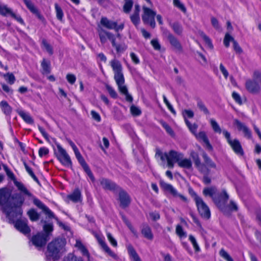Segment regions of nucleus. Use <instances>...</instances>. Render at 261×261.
Instances as JSON below:
<instances>
[{
    "instance_id": "obj_1",
    "label": "nucleus",
    "mask_w": 261,
    "mask_h": 261,
    "mask_svg": "<svg viewBox=\"0 0 261 261\" xmlns=\"http://www.w3.org/2000/svg\"><path fill=\"white\" fill-rule=\"evenodd\" d=\"M24 200V197L20 193H15L11 195V192L7 188L0 189L1 210L6 215L9 223H15V228L26 234L31 231L27 224V220L20 219L15 222V219L20 217L22 214L21 206Z\"/></svg>"
},
{
    "instance_id": "obj_2",
    "label": "nucleus",
    "mask_w": 261,
    "mask_h": 261,
    "mask_svg": "<svg viewBox=\"0 0 261 261\" xmlns=\"http://www.w3.org/2000/svg\"><path fill=\"white\" fill-rule=\"evenodd\" d=\"M110 64L114 71V79L118 86L119 92L125 97L127 101L132 102L133 98L129 94L128 89L124 84L125 79L122 72V66L119 61L113 59L110 62Z\"/></svg>"
},
{
    "instance_id": "obj_3",
    "label": "nucleus",
    "mask_w": 261,
    "mask_h": 261,
    "mask_svg": "<svg viewBox=\"0 0 261 261\" xmlns=\"http://www.w3.org/2000/svg\"><path fill=\"white\" fill-rule=\"evenodd\" d=\"M14 185L23 194L28 196L33 199V203L39 208L42 210L43 213L50 219H55L58 220L54 213L46 206L41 200L35 197L31 192H30L24 185L21 182L14 181Z\"/></svg>"
},
{
    "instance_id": "obj_4",
    "label": "nucleus",
    "mask_w": 261,
    "mask_h": 261,
    "mask_svg": "<svg viewBox=\"0 0 261 261\" xmlns=\"http://www.w3.org/2000/svg\"><path fill=\"white\" fill-rule=\"evenodd\" d=\"M65 239L57 238L51 241L47 245L46 251V258L48 260L52 258L54 260H58L61 256V253L63 251L65 245Z\"/></svg>"
},
{
    "instance_id": "obj_5",
    "label": "nucleus",
    "mask_w": 261,
    "mask_h": 261,
    "mask_svg": "<svg viewBox=\"0 0 261 261\" xmlns=\"http://www.w3.org/2000/svg\"><path fill=\"white\" fill-rule=\"evenodd\" d=\"M216 190L214 188H205L203 193L205 196L211 197L216 205L223 213L226 211V204L229 198V195L225 190H223L222 193L218 196H215Z\"/></svg>"
},
{
    "instance_id": "obj_6",
    "label": "nucleus",
    "mask_w": 261,
    "mask_h": 261,
    "mask_svg": "<svg viewBox=\"0 0 261 261\" xmlns=\"http://www.w3.org/2000/svg\"><path fill=\"white\" fill-rule=\"evenodd\" d=\"M155 156L160 157L161 161L164 162L166 161L167 166L170 168H173L174 163H178L179 160L184 158V154L174 150L165 152L158 150L156 152Z\"/></svg>"
},
{
    "instance_id": "obj_7",
    "label": "nucleus",
    "mask_w": 261,
    "mask_h": 261,
    "mask_svg": "<svg viewBox=\"0 0 261 261\" xmlns=\"http://www.w3.org/2000/svg\"><path fill=\"white\" fill-rule=\"evenodd\" d=\"M247 91L251 94H257L261 91V73L258 71L254 72L253 79H248L245 83Z\"/></svg>"
},
{
    "instance_id": "obj_8",
    "label": "nucleus",
    "mask_w": 261,
    "mask_h": 261,
    "mask_svg": "<svg viewBox=\"0 0 261 261\" xmlns=\"http://www.w3.org/2000/svg\"><path fill=\"white\" fill-rule=\"evenodd\" d=\"M222 133L233 152L239 156H244V151L239 140L237 139H231L230 134L226 130H223Z\"/></svg>"
},
{
    "instance_id": "obj_9",
    "label": "nucleus",
    "mask_w": 261,
    "mask_h": 261,
    "mask_svg": "<svg viewBox=\"0 0 261 261\" xmlns=\"http://www.w3.org/2000/svg\"><path fill=\"white\" fill-rule=\"evenodd\" d=\"M194 198L200 216L204 219H208L211 217V211L208 206L202 199L195 193L194 194Z\"/></svg>"
},
{
    "instance_id": "obj_10",
    "label": "nucleus",
    "mask_w": 261,
    "mask_h": 261,
    "mask_svg": "<svg viewBox=\"0 0 261 261\" xmlns=\"http://www.w3.org/2000/svg\"><path fill=\"white\" fill-rule=\"evenodd\" d=\"M58 152H55V154L60 162L65 166H70L72 165V162L68 154L67 153L61 145L58 143L56 144Z\"/></svg>"
},
{
    "instance_id": "obj_11",
    "label": "nucleus",
    "mask_w": 261,
    "mask_h": 261,
    "mask_svg": "<svg viewBox=\"0 0 261 261\" xmlns=\"http://www.w3.org/2000/svg\"><path fill=\"white\" fill-rule=\"evenodd\" d=\"M143 14L142 16V20L145 24H149L154 28L155 27V16L156 12L145 6L143 7Z\"/></svg>"
},
{
    "instance_id": "obj_12",
    "label": "nucleus",
    "mask_w": 261,
    "mask_h": 261,
    "mask_svg": "<svg viewBox=\"0 0 261 261\" xmlns=\"http://www.w3.org/2000/svg\"><path fill=\"white\" fill-rule=\"evenodd\" d=\"M100 24L108 29L115 30L116 32L122 31L124 28V23L118 24L116 21L110 20L106 17L101 18Z\"/></svg>"
},
{
    "instance_id": "obj_13",
    "label": "nucleus",
    "mask_w": 261,
    "mask_h": 261,
    "mask_svg": "<svg viewBox=\"0 0 261 261\" xmlns=\"http://www.w3.org/2000/svg\"><path fill=\"white\" fill-rule=\"evenodd\" d=\"M163 35L167 38L171 45L177 51L181 52L182 47L178 39L169 31L165 30L163 32Z\"/></svg>"
},
{
    "instance_id": "obj_14",
    "label": "nucleus",
    "mask_w": 261,
    "mask_h": 261,
    "mask_svg": "<svg viewBox=\"0 0 261 261\" xmlns=\"http://www.w3.org/2000/svg\"><path fill=\"white\" fill-rule=\"evenodd\" d=\"M98 35L101 44H104L109 40L112 44L116 41V36L112 33L101 29L98 31Z\"/></svg>"
},
{
    "instance_id": "obj_15",
    "label": "nucleus",
    "mask_w": 261,
    "mask_h": 261,
    "mask_svg": "<svg viewBox=\"0 0 261 261\" xmlns=\"http://www.w3.org/2000/svg\"><path fill=\"white\" fill-rule=\"evenodd\" d=\"M48 235L44 233H39L32 238V242L33 245L36 247H42L44 246L47 240Z\"/></svg>"
},
{
    "instance_id": "obj_16",
    "label": "nucleus",
    "mask_w": 261,
    "mask_h": 261,
    "mask_svg": "<svg viewBox=\"0 0 261 261\" xmlns=\"http://www.w3.org/2000/svg\"><path fill=\"white\" fill-rule=\"evenodd\" d=\"M190 156L192 158L196 167L199 172H206L207 170L206 169V166L201 163L198 153L194 151L190 153Z\"/></svg>"
},
{
    "instance_id": "obj_17",
    "label": "nucleus",
    "mask_w": 261,
    "mask_h": 261,
    "mask_svg": "<svg viewBox=\"0 0 261 261\" xmlns=\"http://www.w3.org/2000/svg\"><path fill=\"white\" fill-rule=\"evenodd\" d=\"M119 200L120 205L122 208L127 207L130 203V198L128 194L124 190L120 189L119 192Z\"/></svg>"
},
{
    "instance_id": "obj_18",
    "label": "nucleus",
    "mask_w": 261,
    "mask_h": 261,
    "mask_svg": "<svg viewBox=\"0 0 261 261\" xmlns=\"http://www.w3.org/2000/svg\"><path fill=\"white\" fill-rule=\"evenodd\" d=\"M28 9L40 20H44V17L41 14L38 9L30 0H23Z\"/></svg>"
},
{
    "instance_id": "obj_19",
    "label": "nucleus",
    "mask_w": 261,
    "mask_h": 261,
    "mask_svg": "<svg viewBox=\"0 0 261 261\" xmlns=\"http://www.w3.org/2000/svg\"><path fill=\"white\" fill-rule=\"evenodd\" d=\"M197 139L202 141L205 144L206 149L209 151H212L213 149V146L210 144L209 140L206 136L204 132H200L198 134L195 135Z\"/></svg>"
},
{
    "instance_id": "obj_20",
    "label": "nucleus",
    "mask_w": 261,
    "mask_h": 261,
    "mask_svg": "<svg viewBox=\"0 0 261 261\" xmlns=\"http://www.w3.org/2000/svg\"><path fill=\"white\" fill-rule=\"evenodd\" d=\"M67 198L74 203L81 202L82 201V196L81 191L75 189L73 192L67 195Z\"/></svg>"
},
{
    "instance_id": "obj_21",
    "label": "nucleus",
    "mask_w": 261,
    "mask_h": 261,
    "mask_svg": "<svg viewBox=\"0 0 261 261\" xmlns=\"http://www.w3.org/2000/svg\"><path fill=\"white\" fill-rule=\"evenodd\" d=\"M234 122L239 130H242L245 137L249 139L251 138L252 135L250 130L244 123L237 119L234 120Z\"/></svg>"
},
{
    "instance_id": "obj_22",
    "label": "nucleus",
    "mask_w": 261,
    "mask_h": 261,
    "mask_svg": "<svg viewBox=\"0 0 261 261\" xmlns=\"http://www.w3.org/2000/svg\"><path fill=\"white\" fill-rule=\"evenodd\" d=\"M100 185L105 190H115L117 188V185L111 180L102 178L99 180Z\"/></svg>"
},
{
    "instance_id": "obj_23",
    "label": "nucleus",
    "mask_w": 261,
    "mask_h": 261,
    "mask_svg": "<svg viewBox=\"0 0 261 261\" xmlns=\"http://www.w3.org/2000/svg\"><path fill=\"white\" fill-rule=\"evenodd\" d=\"M78 162L81 165V166L84 169L85 172L87 174L90 179L92 180V181L94 182L95 181V178L94 176L91 172L90 169L89 168L88 164L85 162L84 159L83 157L81 158V159L77 160Z\"/></svg>"
},
{
    "instance_id": "obj_24",
    "label": "nucleus",
    "mask_w": 261,
    "mask_h": 261,
    "mask_svg": "<svg viewBox=\"0 0 261 261\" xmlns=\"http://www.w3.org/2000/svg\"><path fill=\"white\" fill-rule=\"evenodd\" d=\"M98 241L99 244L101 245L103 250L106 253H107L110 256L114 259H117L118 258L117 255L110 249L109 246L102 239L99 238L98 239Z\"/></svg>"
},
{
    "instance_id": "obj_25",
    "label": "nucleus",
    "mask_w": 261,
    "mask_h": 261,
    "mask_svg": "<svg viewBox=\"0 0 261 261\" xmlns=\"http://www.w3.org/2000/svg\"><path fill=\"white\" fill-rule=\"evenodd\" d=\"M0 108L2 112L6 116H10L12 111V107L6 100H2L0 102Z\"/></svg>"
},
{
    "instance_id": "obj_26",
    "label": "nucleus",
    "mask_w": 261,
    "mask_h": 261,
    "mask_svg": "<svg viewBox=\"0 0 261 261\" xmlns=\"http://www.w3.org/2000/svg\"><path fill=\"white\" fill-rule=\"evenodd\" d=\"M141 233L143 236L149 240H152L153 235L152 233L150 227L147 224L144 225L141 230Z\"/></svg>"
},
{
    "instance_id": "obj_27",
    "label": "nucleus",
    "mask_w": 261,
    "mask_h": 261,
    "mask_svg": "<svg viewBox=\"0 0 261 261\" xmlns=\"http://www.w3.org/2000/svg\"><path fill=\"white\" fill-rule=\"evenodd\" d=\"M202 157L204 161V165L209 169V168L216 169V164L212 161V160L204 152L202 154Z\"/></svg>"
},
{
    "instance_id": "obj_28",
    "label": "nucleus",
    "mask_w": 261,
    "mask_h": 261,
    "mask_svg": "<svg viewBox=\"0 0 261 261\" xmlns=\"http://www.w3.org/2000/svg\"><path fill=\"white\" fill-rule=\"evenodd\" d=\"M127 249L129 256L134 261H141L140 257L132 245H128Z\"/></svg>"
},
{
    "instance_id": "obj_29",
    "label": "nucleus",
    "mask_w": 261,
    "mask_h": 261,
    "mask_svg": "<svg viewBox=\"0 0 261 261\" xmlns=\"http://www.w3.org/2000/svg\"><path fill=\"white\" fill-rule=\"evenodd\" d=\"M75 246L81 251L82 254L86 256L88 260H89L90 253L85 246L82 244V243L80 241H76Z\"/></svg>"
},
{
    "instance_id": "obj_30",
    "label": "nucleus",
    "mask_w": 261,
    "mask_h": 261,
    "mask_svg": "<svg viewBox=\"0 0 261 261\" xmlns=\"http://www.w3.org/2000/svg\"><path fill=\"white\" fill-rule=\"evenodd\" d=\"M174 32L178 35H181L183 32V28L181 24L178 22H174L170 23Z\"/></svg>"
},
{
    "instance_id": "obj_31",
    "label": "nucleus",
    "mask_w": 261,
    "mask_h": 261,
    "mask_svg": "<svg viewBox=\"0 0 261 261\" xmlns=\"http://www.w3.org/2000/svg\"><path fill=\"white\" fill-rule=\"evenodd\" d=\"M18 115L23 119V120L28 124H33L34 120L28 113H26L23 111L18 112Z\"/></svg>"
},
{
    "instance_id": "obj_32",
    "label": "nucleus",
    "mask_w": 261,
    "mask_h": 261,
    "mask_svg": "<svg viewBox=\"0 0 261 261\" xmlns=\"http://www.w3.org/2000/svg\"><path fill=\"white\" fill-rule=\"evenodd\" d=\"M112 46L115 48L117 53L120 54L124 53L127 48V46L125 43L117 44L116 41L112 44Z\"/></svg>"
},
{
    "instance_id": "obj_33",
    "label": "nucleus",
    "mask_w": 261,
    "mask_h": 261,
    "mask_svg": "<svg viewBox=\"0 0 261 261\" xmlns=\"http://www.w3.org/2000/svg\"><path fill=\"white\" fill-rule=\"evenodd\" d=\"M177 164L180 167L186 169L191 168L192 165L190 159L183 158L179 159Z\"/></svg>"
},
{
    "instance_id": "obj_34",
    "label": "nucleus",
    "mask_w": 261,
    "mask_h": 261,
    "mask_svg": "<svg viewBox=\"0 0 261 261\" xmlns=\"http://www.w3.org/2000/svg\"><path fill=\"white\" fill-rule=\"evenodd\" d=\"M162 187L166 191L169 192L173 196L177 194V190L170 184L162 182Z\"/></svg>"
},
{
    "instance_id": "obj_35",
    "label": "nucleus",
    "mask_w": 261,
    "mask_h": 261,
    "mask_svg": "<svg viewBox=\"0 0 261 261\" xmlns=\"http://www.w3.org/2000/svg\"><path fill=\"white\" fill-rule=\"evenodd\" d=\"M13 13L12 10L6 5H0V14L4 16H11Z\"/></svg>"
},
{
    "instance_id": "obj_36",
    "label": "nucleus",
    "mask_w": 261,
    "mask_h": 261,
    "mask_svg": "<svg viewBox=\"0 0 261 261\" xmlns=\"http://www.w3.org/2000/svg\"><path fill=\"white\" fill-rule=\"evenodd\" d=\"M28 215L30 220L32 221H36L39 219V214L35 209L32 208L28 212Z\"/></svg>"
},
{
    "instance_id": "obj_37",
    "label": "nucleus",
    "mask_w": 261,
    "mask_h": 261,
    "mask_svg": "<svg viewBox=\"0 0 261 261\" xmlns=\"http://www.w3.org/2000/svg\"><path fill=\"white\" fill-rule=\"evenodd\" d=\"M41 66L43 69V74H48L50 72V63L45 59L43 60Z\"/></svg>"
},
{
    "instance_id": "obj_38",
    "label": "nucleus",
    "mask_w": 261,
    "mask_h": 261,
    "mask_svg": "<svg viewBox=\"0 0 261 261\" xmlns=\"http://www.w3.org/2000/svg\"><path fill=\"white\" fill-rule=\"evenodd\" d=\"M210 122L211 125L213 129V130L217 133L221 134L222 133V130L217 123V122L214 119H211L210 120Z\"/></svg>"
},
{
    "instance_id": "obj_39",
    "label": "nucleus",
    "mask_w": 261,
    "mask_h": 261,
    "mask_svg": "<svg viewBox=\"0 0 261 261\" xmlns=\"http://www.w3.org/2000/svg\"><path fill=\"white\" fill-rule=\"evenodd\" d=\"M55 8L56 10L57 18L58 20L62 21L64 16V13L62 8L59 6V5L57 3H56L55 4Z\"/></svg>"
},
{
    "instance_id": "obj_40",
    "label": "nucleus",
    "mask_w": 261,
    "mask_h": 261,
    "mask_svg": "<svg viewBox=\"0 0 261 261\" xmlns=\"http://www.w3.org/2000/svg\"><path fill=\"white\" fill-rule=\"evenodd\" d=\"M124 4L123 6V11L125 13H129L133 7V0H124Z\"/></svg>"
},
{
    "instance_id": "obj_41",
    "label": "nucleus",
    "mask_w": 261,
    "mask_h": 261,
    "mask_svg": "<svg viewBox=\"0 0 261 261\" xmlns=\"http://www.w3.org/2000/svg\"><path fill=\"white\" fill-rule=\"evenodd\" d=\"M186 124L188 126V128L190 129L191 132L194 135H196L197 129L198 128V125L196 123L192 124L187 119H186Z\"/></svg>"
},
{
    "instance_id": "obj_42",
    "label": "nucleus",
    "mask_w": 261,
    "mask_h": 261,
    "mask_svg": "<svg viewBox=\"0 0 261 261\" xmlns=\"http://www.w3.org/2000/svg\"><path fill=\"white\" fill-rule=\"evenodd\" d=\"M176 233L180 238L187 237V233L185 231L180 225H177L176 227Z\"/></svg>"
},
{
    "instance_id": "obj_43",
    "label": "nucleus",
    "mask_w": 261,
    "mask_h": 261,
    "mask_svg": "<svg viewBox=\"0 0 261 261\" xmlns=\"http://www.w3.org/2000/svg\"><path fill=\"white\" fill-rule=\"evenodd\" d=\"M234 40V38L229 33H226L223 40L224 45L226 47H228L230 42L231 41L233 43Z\"/></svg>"
},
{
    "instance_id": "obj_44",
    "label": "nucleus",
    "mask_w": 261,
    "mask_h": 261,
    "mask_svg": "<svg viewBox=\"0 0 261 261\" xmlns=\"http://www.w3.org/2000/svg\"><path fill=\"white\" fill-rule=\"evenodd\" d=\"M200 36L202 37V38L203 39L205 43L207 45V46L210 48L211 49L213 48V45L212 43V42L211 40V39L206 35L203 32H201L200 33Z\"/></svg>"
},
{
    "instance_id": "obj_45",
    "label": "nucleus",
    "mask_w": 261,
    "mask_h": 261,
    "mask_svg": "<svg viewBox=\"0 0 261 261\" xmlns=\"http://www.w3.org/2000/svg\"><path fill=\"white\" fill-rule=\"evenodd\" d=\"M24 166L25 167L26 171H27L28 174L32 177V178L37 182H39V180L34 173L32 169L30 167H29V166L25 163H24Z\"/></svg>"
},
{
    "instance_id": "obj_46",
    "label": "nucleus",
    "mask_w": 261,
    "mask_h": 261,
    "mask_svg": "<svg viewBox=\"0 0 261 261\" xmlns=\"http://www.w3.org/2000/svg\"><path fill=\"white\" fill-rule=\"evenodd\" d=\"M106 89L107 90L108 92H109L110 95L113 98H117L118 97V94L115 89L111 87L109 85H106Z\"/></svg>"
},
{
    "instance_id": "obj_47",
    "label": "nucleus",
    "mask_w": 261,
    "mask_h": 261,
    "mask_svg": "<svg viewBox=\"0 0 261 261\" xmlns=\"http://www.w3.org/2000/svg\"><path fill=\"white\" fill-rule=\"evenodd\" d=\"M132 23L137 27L140 22L139 14L133 13L130 16Z\"/></svg>"
},
{
    "instance_id": "obj_48",
    "label": "nucleus",
    "mask_w": 261,
    "mask_h": 261,
    "mask_svg": "<svg viewBox=\"0 0 261 261\" xmlns=\"http://www.w3.org/2000/svg\"><path fill=\"white\" fill-rule=\"evenodd\" d=\"M189 240L190 241L191 243L193 245V246L196 252H198L200 251V247H199V245L196 240V239L195 237L192 236V234H190L189 237Z\"/></svg>"
},
{
    "instance_id": "obj_49",
    "label": "nucleus",
    "mask_w": 261,
    "mask_h": 261,
    "mask_svg": "<svg viewBox=\"0 0 261 261\" xmlns=\"http://www.w3.org/2000/svg\"><path fill=\"white\" fill-rule=\"evenodd\" d=\"M219 253L220 256L226 261H233V259L232 258V257L224 249H221Z\"/></svg>"
},
{
    "instance_id": "obj_50",
    "label": "nucleus",
    "mask_w": 261,
    "mask_h": 261,
    "mask_svg": "<svg viewBox=\"0 0 261 261\" xmlns=\"http://www.w3.org/2000/svg\"><path fill=\"white\" fill-rule=\"evenodd\" d=\"M206 169L207 170L206 172H200L201 173L204 175L203 178V181L205 184H208L211 182V179L208 176L209 174L210 173V170L206 166Z\"/></svg>"
},
{
    "instance_id": "obj_51",
    "label": "nucleus",
    "mask_w": 261,
    "mask_h": 261,
    "mask_svg": "<svg viewBox=\"0 0 261 261\" xmlns=\"http://www.w3.org/2000/svg\"><path fill=\"white\" fill-rule=\"evenodd\" d=\"M4 77L6 80L8 82L10 85H12L14 83L15 81V77L13 73H7L4 75Z\"/></svg>"
},
{
    "instance_id": "obj_52",
    "label": "nucleus",
    "mask_w": 261,
    "mask_h": 261,
    "mask_svg": "<svg viewBox=\"0 0 261 261\" xmlns=\"http://www.w3.org/2000/svg\"><path fill=\"white\" fill-rule=\"evenodd\" d=\"M182 115L185 119V121L186 122V119H187V117L192 118L194 117V114L191 110H185L182 112Z\"/></svg>"
},
{
    "instance_id": "obj_53",
    "label": "nucleus",
    "mask_w": 261,
    "mask_h": 261,
    "mask_svg": "<svg viewBox=\"0 0 261 261\" xmlns=\"http://www.w3.org/2000/svg\"><path fill=\"white\" fill-rule=\"evenodd\" d=\"M130 111L132 114L135 116H139L141 114V111L140 109L135 106H132L130 107Z\"/></svg>"
},
{
    "instance_id": "obj_54",
    "label": "nucleus",
    "mask_w": 261,
    "mask_h": 261,
    "mask_svg": "<svg viewBox=\"0 0 261 261\" xmlns=\"http://www.w3.org/2000/svg\"><path fill=\"white\" fill-rule=\"evenodd\" d=\"M198 108L205 114H209V111L202 101L199 100L197 102Z\"/></svg>"
},
{
    "instance_id": "obj_55",
    "label": "nucleus",
    "mask_w": 261,
    "mask_h": 261,
    "mask_svg": "<svg viewBox=\"0 0 261 261\" xmlns=\"http://www.w3.org/2000/svg\"><path fill=\"white\" fill-rule=\"evenodd\" d=\"M42 44L46 50V51L50 55H52L53 54V50L52 47L47 43V42L45 39H43L42 40Z\"/></svg>"
},
{
    "instance_id": "obj_56",
    "label": "nucleus",
    "mask_w": 261,
    "mask_h": 261,
    "mask_svg": "<svg viewBox=\"0 0 261 261\" xmlns=\"http://www.w3.org/2000/svg\"><path fill=\"white\" fill-rule=\"evenodd\" d=\"M163 97L164 102H165V103L167 106V107L168 108V109L171 111V112L172 113H173V114H175L176 112H175V110L174 109V108L172 107V106L169 102V101L168 100V99H167V97H166V96L165 95H164Z\"/></svg>"
},
{
    "instance_id": "obj_57",
    "label": "nucleus",
    "mask_w": 261,
    "mask_h": 261,
    "mask_svg": "<svg viewBox=\"0 0 261 261\" xmlns=\"http://www.w3.org/2000/svg\"><path fill=\"white\" fill-rule=\"evenodd\" d=\"M174 5L181 10L182 12H186V8L179 0H173Z\"/></svg>"
},
{
    "instance_id": "obj_58",
    "label": "nucleus",
    "mask_w": 261,
    "mask_h": 261,
    "mask_svg": "<svg viewBox=\"0 0 261 261\" xmlns=\"http://www.w3.org/2000/svg\"><path fill=\"white\" fill-rule=\"evenodd\" d=\"M66 78L68 82L71 85L74 84L75 82L76 76L73 74L68 73L66 75Z\"/></svg>"
},
{
    "instance_id": "obj_59",
    "label": "nucleus",
    "mask_w": 261,
    "mask_h": 261,
    "mask_svg": "<svg viewBox=\"0 0 261 261\" xmlns=\"http://www.w3.org/2000/svg\"><path fill=\"white\" fill-rule=\"evenodd\" d=\"M232 97L235 101L239 105L242 104V98L239 93L236 92H233Z\"/></svg>"
},
{
    "instance_id": "obj_60",
    "label": "nucleus",
    "mask_w": 261,
    "mask_h": 261,
    "mask_svg": "<svg viewBox=\"0 0 261 261\" xmlns=\"http://www.w3.org/2000/svg\"><path fill=\"white\" fill-rule=\"evenodd\" d=\"M63 261H82L79 258L72 254H68L67 256L65 257Z\"/></svg>"
},
{
    "instance_id": "obj_61",
    "label": "nucleus",
    "mask_w": 261,
    "mask_h": 261,
    "mask_svg": "<svg viewBox=\"0 0 261 261\" xmlns=\"http://www.w3.org/2000/svg\"><path fill=\"white\" fill-rule=\"evenodd\" d=\"M150 43L155 50H160L161 49V45L158 39H152Z\"/></svg>"
},
{
    "instance_id": "obj_62",
    "label": "nucleus",
    "mask_w": 261,
    "mask_h": 261,
    "mask_svg": "<svg viewBox=\"0 0 261 261\" xmlns=\"http://www.w3.org/2000/svg\"><path fill=\"white\" fill-rule=\"evenodd\" d=\"M49 153V149L45 147H42L39 148L38 153L40 157H42L44 155L48 154Z\"/></svg>"
},
{
    "instance_id": "obj_63",
    "label": "nucleus",
    "mask_w": 261,
    "mask_h": 261,
    "mask_svg": "<svg viewBox=\"0 0 261 261\" xmlns=\"http://www.w3.org/2000/svg\"><path fill=\"white\" fill-rule=\"evenodd\" d=\"M107 236L108 240L111 243L112 245L114 247H116L117 246V242L116 240L113 237L112 235L110 232L107 233Z\"/></svg>"
},
{
    "instance_id": "obj_64",
    "label": "nucleus",
    "mask_w": 261,
    "mask_h": 261,
    "mask_svg": "<svg viewBox=\"0 0 261 261\" xmlns=\"http://www.w3.org/2000/svg\"><path fill=\"white\" fill-rule=\"evenodd\" d=\"M43 230L45 232L44 234H47L49 236V233L53 230V224L49 223L45 224L43 226Z\"/></svg>"
}]
</instances>
